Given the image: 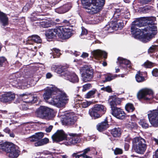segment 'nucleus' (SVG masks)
<instances>
[{
	"instance_id": "nucleus-15",
	"label": "nucleus",
	"mask_w": 158,
	"mask_h": 158,
	"mask_svg": "<svg viewBox=\"0 0 158 158\" xmlns=\"http://www.w3.org/2000/svg\"><path fill=\"white\" fill-rule=\"evenodd\" d=\"M141 31H137L136 34L133 35V36L136 39H138L144 43L148 42L153 38L155 37V35L150 33L147 32L146 33H143L141 35Z\"/></svg>"
},
{
	"instance_id": "nucleus-16",
	"label": "nucleus",
	"mask_w": 158,
	"mask_h": 158,
	"mask_svg": "<svg viewBox=\"0 0 158 158\" xmlns=\"http://www.w3.org/2000/svg\"><path fill=\"white\" fill-rule=\"evenodd\" d=\"M83 80L85 82L91 81L94 77V71L92 68L85 66L82 73Z\"/></svg>"
},
{
	"instance_id": "nucleus-51",
	"label": "nucleus",
	"mask_w": 158,
	"mask_h": 158,
	"mask_svg": "<svg viewBox=\"0 0 158 158\" xmlns=\"http://www.w3.org/2000/svg\"><path fill=\"white\" fill-rule=\"evenodd\" d=\"M29 98L31 99L29 100L28 102L31 103H34L38 100L37 97L31 96L29 97Z\"/></svg>"
},
{
	"instance_id": "nucleus-62",
	"label": "nucleus",
	"mask_w": 158,
	"mask_h": 158,
	"mask_svg": "<svg viewBox=\"0 0 158 158\" xmlns=\"http://www.w3.org/2000/svg\"><path fill=\"white\" fill-rule=\"evenodd\" d=\"M89 56V54L86 52H83L81 56V57L83 58H85L88 57Z\"/></svg>"
},
{
	"instance_id": "nucleus-48",
	"label": "nucleus",
	"mask_w": 158,
	"mask_h": 158,
	"mask_svg": "<svg viewBox=\"0 0 158 158\" xmlns=\"http://www.w3.org/2000/svg\"><path fill=\"white\" fill-rule=\"evenodd\" d=\"M57 24H59V23H57L54 21H51L48 23L46 22L45 23V27H51V26H56Z\"/></svg>"
},
{
	"instance_id": "nucleus-7",
	"label": "nucleus",
	"mask_w": 158,
	"mask_h": 158,
	"mask_svg": "<svg viewBox=\"0 0 158 158\" xmlns=\"http://www.w3.org/2000/svg\"><path fill=\"white\" fill-rule=\"evenodd\" d=\"M44 136V133L43 132L35 133V135L29 137L30 141L31 142H35L34 143V145L36 147L44 145L48 143L49 140L47 138L42 139Z\"/></svg>"
},
{
	"instance_id": "nucleus-12",
	"label": "nucleus",
	"mask_w": 158,
	"mask_h": 158,
	"mask_svg": "<svg viewBox=\"0 0 158 158\" xmlns=\"http://www.w3.org/2000/svg\"><path fill=\"white\" fill-rule=\"evenodd\" d=\"M124 26V23L121 20L114 19L111 21L109 24L107 25L105 27V30L109 31L112 32L113 31H117L118 29L121 30Z\"/></svg>"
},
{
	"instance_id": "nucleus-54",
	"label": "nucleus",
	"mask_w": 158,
	"mask_h": 158,
	"mask_svg": "<svg viewBox=\"0 0 158 158\" xmlns=\"http://www.w3.org/2000/svg\"><path fill=\"white\" fill-rule=\"evenodd\" d=\"M92 4L91 3V0H88V1L86 2L85 5H84L83 6L87 10L88 7H90Z\"/></svg>"
},
{
	"instance_id": "nucleus-18",
	"label": "nucleus",
	"mask_w": 158,
	"mask_h": 158,
	"mask_svg": "<svg viewBox=\"0 0 158 158\" xmlns=\"http://www.w3.org/2000/svg\"><path fill=\"white\" fill-rule=\"evenodd\" d=\"M77 119L75 113L72 112L67 113L63 121L66 125L71 126L75 123Z\"/></svg>"
},
{
	"instance_id": "nucleus-50",
	"label": "nucleus",
	"mask_w": 158,
	"mask_h": 158,
	"mask_svg": "<svg viewBox=\"0 0 158 158\" xmlns=\"http://www.w3.org/2000/svg\"><path fill=\"white\" fill-rule=\"evenodd\" d=\"M152 74L153 77L158 78V69H153L152 71Z\"/></svg>"
},
{
	"instance_id": "nucleus-56",
	"label": "nucleus",
	"mask_w": 158,
	"mask_h": 158,
	"mask_svg": "<svg viewBox=\"0 0 158 158\" xmlns=\"http://www.w3.org/2000/svg\"><path fill=\"white\" fill-rule=\"evenodd\" d=\"M105 91H106L109 93H110L112 92V90L110 86H107L106 87Z\"/></svg>"
},
{
	"instance_id": "nucleus-9",
	"label": "nucleus",
	"mask_w": 158,
	"mask_h": 158,
	"mask_svg": "<svg viewBox=\"0 0 158 158\" xmlns=\"http://www.w3.org/2000/svg\"><path fill=\"white\" fill-rule=\"evenodd\" d=\"M36 113L38 117L44 118L52 116L54 111L53 110L49 108L41 106L37 110Z\"/></svg>"
},
{
	"instance_id": "nucleus-29",
	"label": "nucleus",
	"mask_w": 158,
	"mask_h": 158,
	"mask_svg": "<svg viewBox=\"0 0 158 158\" xmlns=\"http://www.w3.org/2000/svg\"><path fill=\"white\" fill-rule=\"evenodd\" d=\"M143 19H144L145 25H154L157 24L156 18L154 16L144 17Z\"/></svg>"
},
{
	"instance_id": "nucleus-64",
	"label": "nucleus",
	"mask_w": 158,
	"mask_h": 158,
	"mask_svg": "<svg viewBox=\"0 0 158 158\" xmlns=\"http://www.w3.org/2000/svg\"><path fill=\"white\" fill-rule=\"evenodd\" d=\"M153 158H158V149L156 151L155 154L153 155Z\"/></svg>"
},
{
	"instance_id": "nucleus-2",
	"label": "nucleus",
	"mask_w": 158,
	"mask_h": 158,
	"mask_svg": "<svg viewBox=\"0 0 158 158\" xmlns=\"http://www.w3.org/2000/svg\"><path fill=\"white\" fill-rule=\"evenodd\" d=\"M109 99L113 115L119 119L124 118L126 114L124 111L122 109L116 107L117 105H120L121 103V99L117 97L116 95H113L110 96Z\"/></svg>"
},
{
	"instance_id": "nucleus-22",
	"label": "nucleus",
	"mask_w": 158,
	"mask_h": 158,
	"mask_svg": "<svg viewBox=\"0 0 158 158\" xmlns=\"http://www.w3.org/2000/svg\"><path fill=\"white\" fill-rule=\"evenodd\" d=\"M157 24L152 25H146L144 28L143 29L145 31L150 33L151 34L156 36L157 33V28L156 26Z\"/></svg>"
},
{
	"instance_id": "nucleus-24",
	"label": "nucleus",
	"mask_w": 158,
	"mask_h": 158,
	"mask_svg": "<svg viewBox=\"0 0 158 158\" xmlns=\"http://www.w3.org/2000/svg\"><path fill=\"white\" fill-rule=\"evenodd\" d=\"M45 92L43 94V97L45 101L48 102V101L50 100L49 99L51 98L52 94L55 92V90L52 87H47L45 89Z\"/></svg>"
},
{
	"instance_id": "nucleus-30",
	"label": "nucleus",
	"mask_w": 158,
	"mask_h": 158,
	"mask_svg": "<svg viewBox=\"0 0 158 158\" xmlns=\"http://www.w3.org/2000/svg\"><path fill=\"white\" fill-rule=\"evenodd\" d=\"M122 131L121 128L115 127L110 130L112 135L114 137L118 138L121 137Z\"/></svg>"
},
{
	"instance_id": "nucleus-20",
	"label": "nucleus",
	"mask_w": 158,
	"mask_h": 158,
	"mask_svg": "<svg viewBox=\"0 0 158 158\" xmlns=\"http://www.w3.org/2000/svg\"><path fill=\"white\" fill-rule=\"evenodd\" d=\"M15 95L11 92H6L0 97V101L4 102H7L14 100Z\"/></svg>"
},
{
	"instance_id": "nucleus-53",
	"label": "nucleus",
	"mask_w": 158,
	"mask_h": 158,
	"mask_svg": "<svg viewBox=\"0 0 158 158\" xmlns=\"http://www.w3.org/2000/svg\"><path fill=\"white\" fill-rule=\"evenodd\" d=\"M32 131L30 129L29 127H26L24 128V129L23 130V132L24 134H28L31 133Z\"/></svg>"
},
{
	"instance_id": "nucleus-5",
	"label": "nucleus",
	"mask_w": 158,
	"mask_h": 158,
	"mask_svg": "<svg viewBox=\"0 0 158 158\" xmlns=\"http://www.w3.org/2000/svg\"><path fill=\"white\" fill-rule=\"evenodd\" d=\"M106 110V108L103 105L97 104L89 110V112L90 116L95 119L101 117L105 113Z\"/></svg>"
},
{
	"instance_id": "nucleus-11",
	"label": "nucleus",
	"mask_w": 158,
	"mask_h": 158,
	"mask_svg": "<svg viewBox=\"0 0 158 158\" xmlns=\"http://www.w3.org/2000/svg\"><path fill=\"white\" fill-rule=\"evenodd\" d=\"M154 92L150 89L145 88L140 90L138 93L137 97L139 99H143L148 102L153 98Z\"/></svg>"
},
{
	"instance_id": "nucleus-21",
	"label": "nucleus",
	"mask_w": 158,
	"mask_h": 158,
	"mask_svg": "<svg viewBox=\"0 0 158 158\" xmlns=\"http://www.w3.org/2000/svg\"><path fill=\"white\" fill-rule=\"evenodd\" d=\"M64 76L65 79L73 83H77L79 82L78 77L75 73L67 72Z\"/></svg>"
},
{
	"instance_id": "nucleus-36",
	"label": "nucleus",
	"mask_w": 158,
	"mask_h": 158,
	"mask_svg": "<svg viewBox=\"0 0 158 158\" xmlns=\"http://www.w3.org/2000/svg\"><path fill=\"white\" fill-rule=\"evenodd\" d=\"M156 65L155 63L147 60L142 65V66L146 69H152Z\"/></svg>"
},
{
	"instance_id": "nucleus-31",
	"label": "nucleus",
	"mask_w": 158,
	"mask_h": 158,
	"mask_svg": "<svg viewBox=\"0 0 158 158\" xmlns=\"http://www.w3.org/2000/svg\"><path fill=\"white\" fill-rule=\"evenodd\" d=\"M61 23L62 25L65 27L67 26L72 27L75 23L76 21L73 19L68 18L67 19L64 20Z\"/></svg>"
},
{
	"instance_id": "nucleus-1",
	"label": "nucleus",
	"mask_w": 158,
	"mask_h": 158,
	"mask_svg": "<svg viewBox=\"0 0 158 158\" xmlns=\"http://www.w3.org/2000/svg\"><path fill=\"white\" fill-rule=\"evenodd\" d=\"M52 138L53 141L60 142L66 140L72 144H75L79 142V137L76 134H66L63 130H58Z\"/></svg>"
},
{
	"instance_id": "nucleus-43",
	"label": "nucleus",
	"mask_w": 158,
	"mask_h": 158,
	"mask_svg": "<svg viewBox=\"0 0 158 158\" xmlns=\"http://www.w3.org/2000/svg\"><path fill=\"white\" fill-rule=\"evenodd\" d=\"M97 92V91L96 89H93L92 90L89 91L86 94V98H89L92 97Z\"/></svg>"
},
{
	"instance_id": "nucleus-8",
	"label": "nucleus",
	"mask_w": 158,
	"mask_h": 158,
	"mask_svg": "<svg viewBox=\"0 0 158 158\" xmlns=\"http://www.w3.org/2000/svg\"><path fill=\"white\" fill-rule=\"evenodd\" d=\"M105 1L102 0H91L92 4L88 7L87 12L91 15L97 14L102 10L105 4Z\"/></svg>"
},
{
	"instance_id": "nucleus-35",
	"label": "nucleus",
	"mask_w": 158,
	"mask_h": 158,
	"mask_svg": "<svg viewBox=\"0 0 158 158\" xmlns=\"http://www.w3.org/2000/svg\"><path fill=\"white\" fill-rule=\"evenodd\" d=\"M140 12L141 13L146 14L152 13L153 11L152 6H147L140 9Z\"/></svg>"
},
{
	"instance_id": "nucleus-57",
	"label": "nucleus",
	"mask_w": 158,
	"mask_h": 158,
	"mask_svg": "<svg viewBox=\"0 0 158 158\" xmlns=\"http://www.w3.org/2000/svg\"><path fill=\"white\" fill-rule=\"evenodd\" d=\"M130 147L129 144L127 143H125L124 145V148L125 151H128Z\"/></svg>"
},
{
	"instance_id": "nucleus-28",
	"label": "nucleus",
	"mask_w": 158,
	"mask_h": 158,
	"mask_svg": "<svg viewBox=\"0 0 158 158\" xmlns=\"http://www.w3.org/2000/svg\"><path fill=\"white\" fill-rule=\"evenodd\" d=\"M71 8L69 5L65 4L55 9V11L59 14H63L68 12Z\"/></svg>"
},
{
	"instance_id": "nucleus-45",
	"label": "nucleus",
	"mask_w": 158,
	"mask_h": 158,
	"mask_svg": "<svg viewBox=\"0 0 158 158\" xmlns=\"http://www.w3.org/2000/svg\"><path fill=\"white\" fill-rule=\"evenodd\" d=\"M7 62L6 59L3 56H0V67L4 66Z\"/></svg>"
},
{
	"instance_id": "nucleus-42",
	"label": "nucleus",
	"mask_w": 158,
	"mask_h": 158,
	"mask_svg": "<svg viewBox=\"0 0 158 158\" xmlns=\"http://www.w3.org/2000/svg\"><path fill=\"white\" fill-rule=\"evenodd\" d=\"M158 51V45H152L150 47L148 50L149 53H153Z\"/></svg>"
},
{
	"instance_id": "nucleus-27",
	"label": "nucleus",
	"mask_w": 158,
	"mask_h": 158,
	"mask_svg": "<svg viewBox=\"0 0 158 158\" xmlns=\"http://www.w3.org/2000/svg\"><path fill=\"white\" fill-rule=\"evenodd\" d=\"M90 148H88L84 149L82 151H79L76 153H74L72 154L73 157L75 158H84L85 156H87V154L90 151Z\"/></svg>"
},
{
	"instance_id": "nucleus-3",
	"label": "nucleus",
	"mask_w": 158,
	"mask_h": 158,
	"mask_svg": "<svg viewBox=\"0 0 158 158\" xmlns=\"http://www.w3.org/2000/svg\"><path fill=\"white\" fill-rule=\"evenodd\" d=\"M5 152L10 158H17L19 155V148L13 143L9 142H0V150Z\"/></svg>"
},
{
	"instance_id": "nucleus-40",
	"label": "nucleus",
	"mask_w": 158,
	"mask_h": 158,
	"mask_svg": "<svg viewBox=\"0 0 158 158\" xmlns=\"http://www.w3.org/2000/svg\"><path fill=\"white\" fill-rule=\"evenodd\" d=\"M53 56L54 58L59 57L61 55L60 50L58 48H54L52 49Z\"/></svg>"
},
{
	"instance_id": "nucleus-59",
	"label": "nucleus",
	"mask_w": 158,
	"mask_h": 158,
	"mask_svg": "<svg viewBox=\"0 0 158 158\" xmlns=\"http://www.w3.org/2000/svg\"><path fill=\"white\" fill-rule=\"evenodd\" d=\"M88 31L86 29H82V31L81 35H86L87 34Z\"/></svg>"
},
{
	"instance_id": "nucleus-26",
	"label": "nucleus",
	"mask_w": 158,
	"mask_h": 158,
	"mask_svg": "<svg viewBox=\"0 0 158 158\" xmlns=\"http://www.w3.org/2000/svg\"><path fill=\"white\" fill-rule=\"evenodd\" d=\"M0 23L4 27L9 24V18L7 15L0 10Z\"/></svg>"
},
{
	"instance_id": "nucleus-61",
	"label": "nucleus",
	"mask_w": 158,
	"mask_h": 158,
	"mask_svg": "<svg viewBox=\"0 0 158 158\" xmlns=\"http://www.w3.org/2000/svg\"><path fill=\"white\" fill-rule=\"evenodd\" d=\"M3 131L6 133L9 134L11 131L8 127H7L3 130Z\"/></svg>"
},
{
	"instance_id": "nucleus-14",
	"label": "nucleus",
	"mask_w": 158,
	"mask_h": 158,
	"mask_svg": "<svg viewBox=\"0 0 158 158\" xmlns=\"http://www.w3.org/2000/svg\"><path fill=\"white\" fill-rule=\"evenodd\" d=\"M58 37L62 40H66L70 37L73 35L72 29L69 28H66L64 26L58 27Z\"/></svg>"
},
{
	"instance_id": "nucleus-46",
	"label": "nucleus",
	"mask_w": 158,
	"mask_h": 158,
	"mask_svg": "<svg viewBox=\"0 0 158 158\" xmlns=\"http://www.w3.org/2000/svg\"><path fill=\"white\" fill-rule=\"evenodd\" d=\"M117 77L118 75L117 74H115L112 76L108 75L105 77V80L104 81V82H106L107 81H110L114 79Z\"/></svg>"
},
{
	"instance_id": "nucleus-37",
	"label": "nucleus",
	"mask_w": 158,
	"mask_h": 158,
	"mask_svg": "<svg viewBox=\"0 0 158 158\" xmlns=\"http://www.w3.org/2000/svg\"><path fill=\"white\" fill-rule=\"evenodd\" d=\"M127 128L131 130L137 129L138 126L137 123L135 122H129L126 125Z\"/></svg>"
},
{
	"instance_id": "nucleus-58",
	"label": "nucleus",
	"mask_w": 158,
	"mask_h": 158,
	"mask_svg": "<svg viewBox=\"0 0 158 158\" xmlns=\"http://www.w3.org/2000/svg\"><path fill=\"white\" fill-rule=\"evenodd\" d=\"M101 54V57H103L105 59L107 58V54L106 52L102 51Z\"/></svg>"
},
{
	"instance_id": "nucleus-44",
	"label": "nucleus",
	"mask_w": 158,
	"mask_h": 158,
	"mask_svg": "<svg viewBox=\"0 0 158 158\" xmlns=\"http://www.w3.org/2000/svg\"><path fill=\"white\" fill-rule=\"evenodd\" d=\"M90 104L91 103L87 101H85L84 102L81 101L80 103H79L80 107L84 108H86L89 106Z\"/></svg>"
},
{
	"instance_id": "nucleus-33",
	"label": "nucleus",
	"mask_w": 158,
	"mask_h": 158,
	"mask_svg": "<svg viewBox=\"0 0 158 158\" xmlns=\"http://www.w3.org/2000/svg\"><path fill=\"white\" fill-rule=\"evenodd\" d=\"M135 79L136 81L139 83L144 81L145 79L143 76V72L140 71H138L135 75Z\"/></svg>"
},
{
	"instance_id": "nucleus-60",
	"label": "nucleus",
	"mask_w": 158,
	"mask_h": 158,
	"mask_svg": "<svg viewBox=\"0 0 158 158\" xmlns=\"http://www.w3.org/2000/svg\"><path fill=\"white\" fill-rule=\"evenodd\" d=\"M53 128V126L50 125L48 128H46L45 131L49 133L51 132Z\"/></svg>"
},
{
	"instance_id": "nucleus-19",
	"label": "nucleus",
	"mask_w": 158,
	"mask_h": 158,
	"mask_svg": "<svg viewBox=\"0 0 158 158\" xmlns=\"http://www.w3.org/2000/svg\"><path fill=\"white\" fill-rule=\"evenodd\" d=\"M58 27L56 26L54 29H49L45 32V35L46 38L49 40L56 39L57 35L58 36Z\"/></svg>"
},
{
	"instance_id": "nucleus-47",
	"label": "nucleus",
	"mask_w": 158,
	"mask_h": 158,
	"mask_svg": "<svg viewBox=\"0 0 158 158\" xmlns=\"http://www.w3.org/2000/svg\"><path fill=\"white\" fill-rule=\"evenodd\" d=\"M123 151L122 149L116 148L114 151V153L115 155H121L123 153Z\"/></svg>"
},
{
	"instance_id": "nucleus-34",
	"label": "nucleus",
	"mask_w": 158,
	"mask_h": 158,
	"mask_svg": "<svg viewBox=\"0 0 158 158\" xmlns=\"http://www.w3.org/2000/svg\"><path fill=\"white\" fill-rule=\"evenodd\" d=\"M40 12L35 11L31 14V20L33 21L43 20L44 19V18H39V17L41 16H44L43 15L40 14Z\"/></svg>"
},
{
	"instance_id": "nucleus-49",
	"label": "nucleus",
	"mask_w": 158,
	"mask_h": 158,
	"mask_svg": "<svg viewBox=\"0 0 158 158\" xmlns=\"http://www.w3.org/2000/svg\"><path fill=\"white\" fill-rule=\"evenodd\" d=\"M92 87L91 84L88 83L82 86L83 89L82 91L83 92L85 91L86 90L89 89L90 88Z\"/></svg>"
},
{
	"instance_id": "nucleus-55",
	"label": "nucleus",
	"mask_w": 158,
	"mask_h": 158,
	"mask_svg": "<svg viewBox=\"0 0 158 158\" xmlns=\"http://www.w3.org/2000/svg\"><path fill=\"white\" fill-rule=\"evenodd\" d=\"M20 108L22 110H27L28 109L27 107V105L24 104H23L21 105Z\"/></svg>"
},
{
	"instance_id": "nucleus-13",
	"label": "nucleus",
	"mask_w": 158,
	"mask_h": 158,
	"mask_svg": "<svg viewBox=\"0 0 158 158\" xmlns=\"http://www.w3.org/2000/svg\"><path fill=\"white\" fill-rule=\"evenodd\" d=\"M144 17L136 18L132 22L131 27V32L133 35L136 33L137 31H141L140 29L137 28L138 27H141L144 26V19H143Z\"/></svg>"
},
{
	"instance_id": "nucleus-39",
	"label": "nucleus",
	"mask_w": 158,
	"mask_h": 158,
	"mask_svg": "<svg viewBox=\"0 0 158 158\" xmlns=\"http://www.w3.org/2000/svg\"><path fill=\"white\" fill-rule=\"evenodd\" d=\"M139 124L143 128L145 129L149 127L148 121L145 119H140L139 122Z\"/></svg>"
},
{
	"instance_id": "nucleus-25",
	"label": "nucleus",
	"mask_w": 158,
	"mask_h": 158,
	"mask_svg": "<svg viewBox=\"0 0 158 158\" xmlns=\"http://www.w3.org/2000/svg\"><path fill=\"white\" fill-rule=\"evenodd\" d=\"M27 39V42L29 44H32L34 43H41L42 42L40 37L36 35L30 36Z\"/></svg>"
},
{
	"instance_id": "nucleus-32",
	"label": "nucleus",
	"mask_w": 158,
	"mask_h": 158,
	"mask_svg": "<svg viewBox=\"0 0 158 158\" xmlns=\"http://www.w3.org/2000/svg\"><path fill=\"white\" fill-rule=\"evenodd\" d=\"M52 71H54L55 72L59 74L63 73V75H64L66 73L64 71L65 69L62 67L58 66L57 65H54L52 66L51 68Z\"/></svg>"
},
{
	"instance_id": "nucleus-4",
	"label": "nucleus",
	"mask_w": 158,
	"mask_h": 158,
	"mask_svg": "<svg viewBox=\"0 0 158 158\" xmlns=\"http://www.w3.org/2000/svg\"><path fill=\"white\" fill-rule=\"evenodd\" d=\"M147 146L145 139L141 137H136L132 139V149L138 154H144Z\"/></svg>"
},
{
	"instance_id": "nucleus-10",
	"label": "nucleus",
	"mask_w": 158,
	"mask_h": 158,
	"mask_svg": "<svg viewBox=\"0 0 158 158\" xmlns=\"http://www.w3.org/2000/svg\"><path fill=\"white\" fill-rule=\"evenodd\" d=\"M130 14L129 11L126 8H122L116 9L113 15V17L116 20H121L123 23L124 19H129Z\"/></svg>"
},
{
	"instance_id": "nucleus-63",
	"label": "nucleus",
	"mask_w": 158,
	"mask_h": 158,
	"mask_svg": "<svg viewBox=\"0 0 158 158\" xmlns=\"http://www.w3.org/2000/svg\"><path fill=\"white\" fill-rule=\"evenodd\" d=\"M152 0H141V2L143 4H146L151 2Z\"/></svg>"
},
{
	"instance_id": "nucleus-38",
	"label": "nucleus",
	"mask_w": 158,
	"mask_h": 158,
	"mask_svg": "<svg viewBox=\"0 0 158 158\" xmlns=\"http://www.w3.org/2000/svg\"><path fill=\"white\" fill-rule=\"evenodd\" d=\"M125 109L129 112H133L135 110L134 105L131 103H128L125 105Z\"/></svg>"
},
{
	"instance_id": "nucleus-17",
	"label": "nucleus",
	"mask_w": 158,
	"mask_h": 158,
	"mask_svg": "<svg viewBox=\"0 0 158 158\" xmlns=\"http://www.w3.org/2000/svg\"><path fill=\"white\" fill-rule=\"evenodd\" d=\"M117 60V62L120 67L124 69L125 71L128 72L130 71L131 66L129 60L121 57H118Z\"/></svg>"
},
{
	"instance_id": "nucleus-23",
	"label": "nucleus",
	"mask_w": 158,
	"mask_h": 158,
	"mask_svg": "<svg viewBox=\"0 0 158 158\" xmlns=\"http://www.w3.org/2000/svg\"><path fill=\"white\" fill-rule=\"evenodd\" d=\"M109 127L108 119L106 118L104 120L98 123L96 126L97 130L99 132H102L106 130Z\"/></svg>"
},
{
	"instance_id": "nucleus-41",
	"label": "nucleus",
	"mask_w": 158,
	"mask_h": 158,
	"mask_svg": "<svg viewBox=\"0 0 158 158\" xmlns=\"http://www.w3.org/2000/svg\"><path fill=\"white\" fill-rule=\"evenodd\" d=\"M102 51L99 50H97L93 51L92 53L93 56L96 58H101Z\"/></svg>"
},
{
	"instance_id": "nucleus-6",
	"label": "nucleus",
	"mask_w": 158,
	"mask_h": 158,
	"mask_svg": "<svg viewBox=\"0 0 158 158\" xmlns=\"http://www.w3.org/2000/svg\"><path fill=\"white\" fill-rule=\"evenodd\" d=\"M65 93H61L53 96L48 102L51 104L56 106L64 105L68 102L69 99Z\"/></svg>"
},
{
	"instance_id": "nucleus-52",
	"label": "nucleus",
	"mask_w": 158,
	"mask_h": 158,
	"mask_svg": "<svg viewBox=\"0 0 158 158\" xmlns=\"http://www.w3.org/2000/svg\"><path fill=\"white\" fill-rule=\"evenodd\" d=\"M105 16V14L102 15L101 16L97 15L95 18V20H96L98 22L102 21L104 19Z\"/></svg>"
}]
</instances>
